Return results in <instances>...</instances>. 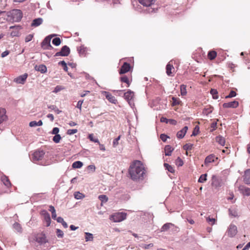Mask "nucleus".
Listing matches in <instances>:
<instances>
[{
  "mask_svg": "<svg viewBox=\"0 0 250 250\" xmlns=\"http://www.w3.org/2000/svg\"><path fill=\"white\" fill-rule=\"evenodd\" d=\"M145 171L144 165L138 160L131 164L128 169L130 177L134 181L143 180L146 175Z\"/></svg>",
  "mask_w": 250,
  "mask_h": 250,
  "instance_id": "obj_1",
  "label": "nucleus"
},
{
  "mask_svg": "<svg viewBox=\"0 0 250 250\" xmlns=\"http://www.w3.org/2000/svg\"><path fill=\"white\" fill-rule=\"evenodd\" d=\"M8 16H11L13 21L18 22L21 21L22 17V14L21 10L19 9H13L10 13Z\"/></svg>",
  "mask_w": 250,
  "mask_h": 250,
  "instance_id": "obj_2",
  "label": "nucleus"
},
{
  "mask_svg": "<svg viewBox=\"0 0 250 250\" xmlns=\"http://www.w3.org/2000/svg\"><path fill=\"white\" fill-rule=\"evenodd\" d=\"M126 213L124 212H117L112 214L110 219L114 222H120L126 219Z\"/></svg>",
  "mask_w": 250,
  "mask_h": 250,
  "instance_id": "obj_3",
  "label": "nucleus"
},
{
  "mask_svg": "<svg viewBox=\"0 0 250 250\" xmlns=\"http://www.w3.org/2000/svg\"><path fill=\"white\" fill-rule=\"evenodd\" d=\"M55 34H52L47 36L44 38L41 43V46L43 49L49 50L52 49L53 47L50 44V41L52 37L55 36Z\"/></svg>",
  "mask_w": 250,
  "mask_h": 250,
  "instance_id": "obj_4",
  "label": "nucleus"
},
{
  "mask_svg": "<svg viewBox=\"0 0 250 250\" xmlns=\"http://www.w3.org/2000/svg\"><path fill=\"white\" fill-rule=\"evenodd\" d=\"M36 241L40 245H43L48 242V240L44 233L42 232L37 234L35 237Z\"/></svg>",
  "mask_w": 250,
  "mask_h": 250,
  "instance_id": "obj_5",
  "label": "nucleus"
},
{
  "mask_svg": "<svg viewBox=\"0 0 250 250\" xmlns=\"http://www.w3.org/2000/svg\"><path fill=\"white\" fill-rule=\"evenodd\" d=\"M45 154V152L42 150H38L35 151L33 154L32 160L33 162H36L42 160Z\"/></svg>",
  "mask_w": 250,
  "mask_h": 250,
  "instance_id": "obj_6",
  "label": "nucleus"
},
{
  "mask_svg": "<svg viewBox=\"0 0 250 250\" xmlns=\"http://www.w3.org/2000/svg\"><path fill=\"white\" fill-rule=\"evenodd\" d=\"M70 50L69 48L67 46L64 45L60 51L57 52L55 54L54 56L55 57H58V56L66 57L69 55V54H70Z\"/></svg>",
  "mask_w": 250,
  "mask_h": 250,
  "instance_id": "obj_7",
  "label": "nucleus"
},
{
  "mask_svg": "<svg viewBox=\"0 0 250 250\" xmlns=\"http://www.w3.org/2000/svg\"><path fill=\"white\" fill-rule=\"evenodd\" d=\"M134 92L130 90H128L126 92L124 93L125 99L127 101L130 106L133 104L132 100L134 97Z\"/></svg>",
  "mask_w": 250,
  "mask_h": 250,
  "instance_id": "obj_8",
  "label": "nucleus"
},
{
  "mask_svg": "<svg viewBox=\"0 0 250 250\" xmlns=\"http://www.w3.org/2000/svg\"><path fill=\"white\" fill-rule=\"evenodd\" d=\"M238 190L240 192L245 196H250V188L243 185H241L238 187Z\"/></svg>",
  "mask_w": 250,
  "mask_h": 250,
  "instance_id": "obj_9",
  "label": "nucleus"
},
{
  "mask_svg": "<svg viewBox=\"0 0 250 250\" xmlns=\"http://www.w3.org/2000/svg\"><path fill=\"white\" fill-rule=\"evenodd\" d=\"M27 76L28 75L27 74H24L23 75H21L16 78L14 81L17 83L24 84L27 78Z\"/></svg>",
  "mask_w": 250,
  "mask_h": 250,
  "instance_id": "obj_10",
  "label": "nucleus"
},
{
  "mask_svg": "<svg viewBox=\"0 0 250 250\" xmlns=\"http://www.w3.org/2000/svg\"><path fill=\"white\" fill-rule=\"evenodd\" d=\"M237 232V227L234 225H230L229 228L228 229V235L232 237L234 236Z\"/></svg>",
  "mask_w": 250,
  "mask_h": 250,
  "instance_id": "obj_11",
  "label": "nucleus"
},
{
  "mask_svg": "<svg viewBox=\"0 0 250 250\" xmlns=\"http://www.w3.org/2000/svg\"><path fill=\"white\" fill-rule=\"evenodd\" d=\"M130 68V64L127 62H124L123 65L121 66L119 73L120 74H123L128 72Z\"/></svg>",
  "mask_w": 250,
  "mask_h": 250,
  "instance_id": "obj_12",
  "label": "nucleus"
},
{
  "mask_svg": "<svg viewBox=\"0 0 250 250\" xmlns=\"http://www.w3.org/2000/svg\"><path fill=\"white\" fill-rule=\"evenodd\" d=\"M239 105V103L236 101H233L232 102L226 103L223 104V106L224 108H236Z\"/></svg>",
  "mask_w": 250,
  "mask_h": 250,
  "instance_id": "obj_13",
  "label": "nucleus"
},
{
  "mask_svg": "<svg viewBox=\"0 0 250 250\" xmlns=\"http://www.w3.org/2000/svg\"><path fill=\"white\" fill-rule=\"evenodd\" d=\"M243 181L246 184H250V169H248L245 171L243 175Z\"/></svg>",
  "mask_w": 250,
  "mask_h": 250,
  "instance_id": "obj_14",
  "label": "nucleus"
},
{
  "mask_svg": "<svg viewBox=\"0 0 250 250\" xmlns=\"http://www.w3.org/2000/svg\"><path fill=\"white\" fill-rule=\"evenodd\" d=\"M211 185L216 188L221 186L220 180L215 175H212V176Z\"/></svg>",
  "mask_w": 250,
  "mask_h": 250,
  "instance_id": "obj_15",
  "label": "nucleus"
},
{
  "mask_svg": "<svg viewBox=\"0 0 250 250\" xmlns=\"http://www.w3.org/2000/svg\"><path fill=\"white\" fill-rule=\"evenodd\" d=\"M188 129V127L187 126H185L179 131L177 133V137L179 139H182L183 138L185 135H186V133Z\"/></svg>",
  "mask_w": 250,
  "mask_h": 250,
  "instance_id": "obj_16",
  "label": "nucleus"
},
{
  "mask_svg": "<svg viewBox=\"0 0 250 250\" xmlns=\"http://www.w3.org/2000/svg\"><path fill=\"white\" fill-rule=\"evenodd\" d=\"M104 95L106 98L111 103L116 104L117 102V100L115 99V97L112 96L110 93L108 92L104 91Z\"/></svg>",
  "mask_w": 250,
  "mask_h": 250,
  "instance_id": "obj_17",
  "label": "nucleus"
},
{
  "mask_svg": "<svg viewBox=\"0 0 250 250\" xmlns=\"http://www.w3.org/2000/svg\"><path fill=\"white\" fill-rule=\"evenodd\" d=\"M35 69L36 71L40 72L41 73H45L47 71V67L44 64L36 65L35 66Z\"/></svg>",
  "mask_w": 250,
  "mask_h": 250,
  "instance_id": "obj_18",
  "label": "nucleus"
},
{
  "mask_svg": "<svg viewBox=\"0 0 250 250\" xmlns=\"http://www.w3.org/2000/svg\"><path fill=\"white\" fill-rule=\"evenodd\" d=\"M44 220L46 222V227H49L51 224V218L50 216V214L46 211H44V212L43 213Z\"/></svg>",
  "mask_w": 250,
  "mask_h": 250,
  "instance_id": "obj_19",
  "label": "nucleus"
},
{
  "mask_svg": "<svg viewBox=\"0 0 250 250\" xmlns=\"http://www.w3.org/2000/svg\"><path fill=\"white\" fill-rule=\"evenodd\" d=\"M139 2L145 6H150L155 2L154 0H138Z\"/></svg>",
  "mask_w": 250,
  "mask_h": 250,
  "instance_id": "obj_20",
  "label": "nucleus"
},
{
  "mask_svg": "<svg viewBox=\"0 0 250 250\" xmlns=\"http://www.w3.org/2000/svg\"><path fill=\"white\" fill-rule=\"evenodd\" d=\"M43 20L41 18H38L33 20L31 23V26L37 27L42 24Z\"/></svg>",
  "mask_w": 250,
  "mask_h": 250,
  "instance_id": "obj_21",
  "label": "nucleus"
},
{
  "mask_svg": "<svg viewBox=\"0 0 250 250\" xmlns=\"http://www.w3.org/2000/svg\"><path fill=\"white\" fill-rule=\"evenodd\" d=\"M215 159H217V157H215V155L213 154H211L207 156L205 160V164L207 165L208 163H210L214 161Z\"/></svg>",
  "mask_w": 250,
  "mask_h": 250,
  "instance_id": "obj_22",
  "label": "nucleus"
},
{
  "mask_svg": "<svg viewBox=\"0 0 250 250\" xmlns=\"http://www.w3.org/2000/svg\"><path fill=\"white\" fill-rule=\"evenodd\" d=\"M174 69V68L173 66V65L170 63V62H169L166 66L167 74L169 76H171V74H172V70Z\"/></svg>",
  "mask_w": 250,
  "mask_h": 250,
  "instance_id": "obj_23",
  "label": "nucleus"
},
{
  "mask_svg": "<svg viewBox=\"0 0 250 250\" xmlns=\"http://www.w3.org/2000/svg\"><path fill=\"white\" fill-rule=\"evenodd\" d=\"M6 111L3 108L0 109V124L4 121L6 119V116L5 115Z\"/></svg>",
  "mask_w": 250,
  "mask_h": 250,
  "instance_id": "obj_24",
  "label": "nucleus"
},
{
  "mask_svg": "<svg viewBox=\"0 0 250 250\" xmlns=\"http://www.w3.org/2000/svg\"><path fill=\"white\" fill-rule=\"evenodd\" d=\"M173 149L170 146H166L165 147V155L166 156H170Z\"/></svg>",
  "mask_w": 250,
  "mask_h": 250,
  "instance_id": "obj_25",
  "label": "nucleus"
},
{
  "mask_svg": "<svg viewBox=\"0 0 250 250\" xmlns=\"http://www.w3.org/2000/svg\"><path fill=\"white\" fill-rule=\"evenodd\" d=\"M173 227V224L170 223H167L164 224L161 228V231H166L168 229H170L171 227Z\"/></svg>",
  "mask_w": 250,
  "mask_h": 250,
  "instance_id": "obj_26",
  "label": "nucleus"
},
{
  "mask_svg": "<svg viewBox=\"0 0 250 250\" xmlns=\"http://www.w3.org/2000/svg\"><path fill=\"white\" fill-rule=\"evenodd\" d=\"M13 226L14 229L15 230H16L18 232H19V233L22 232V229L21 225L19 223H18L17 222H15L13 224Z\"/></svg>",
  "mask_w": 250,
  "mask_h": 250,
  "instance_id": "obj_27",
  "label": "nucleus"
},
{
  "mask_svg": "<svg viewBox=\"0 0 250 250\" xmlns=\"http://www.w3.org/2000/svg\"><path fill=\"white\" fill-rule=\"evenodd\" d=\"M42 125V120H39L38 122L33 121H31L29 123V126L30 127H35L37 126H41Z\"/></svg>",
  "mask_w": 250,
  "mask_h": 250,
  "instance_id": "obj_28",
  "label": "nucleus"
},
{
  "mask_svg": "<svg viewBox=\"0 0 250 250\" xmlns=\"http://www.w3.org/2000/svg\"><path fill=\"white\" fill-rule=\"evenodd\" d=\"M216 141L220 145L224 146L225 144V140L224 137L219 136L216 137Z\"/></svg>",
  "mask_w": 250,
  "mask_h": 250,
  "instance_id": "obj_29",
  "label": "nucleus"
},
{
  "mask_svg": "<svg viewBox=\"0 0 250 250\" xmlns=\"http://www.w3.org/2000/svg\"><path fill=\"white\" fill-rule=\"evenodd\" d=\"M1 181L4 185L7 187H9L11 185V183L9 179L5 176H3L1 177Z\"/></svg>",
  "mask_w": 250,
  "mask_h": 250,
  "instance_id": "obj_30",
  "label": "nucleus"
},
{
  "mask_svg": "<svg viewBox=\"0 0 250 250\" xmlns=\"http://www.w3.org/2000/svg\"><path fill=\"white\" fill-rule=\"evenodd\" d=\"M49 210L52 213V218L55 220L56 219V217H57V214H56V210L54 208V207L52 206H49Z\"/></svg>",
  "mask_w": 250,
  "mask_h": 250,
  "instance_id": "obj_31",
  "label": "nucleus"
},
{
  "mask_svg": "<svg viewBox=\"0 0 250 250\" xmlns=\"http://www.w3.org/2000/svg\"><path fill=\"white\" fill-rule=\"evenodd\" d=\"M208 58L210 60H212L216 58V57L217 56V53L215 51H210L208 53Z\"/></svg>",
  "mask_w": 250,
  "mask_h": 250,
  "instance_id": "obj_32",
  "label": "nucleus"
},
{
  "mask_svg": "<svg viewBox=\"0 0 250 250\" xmlns=\"http://www.w3.org/2000/svg\"><path fill=\"white\" fill-rule=\"evenodd\" d=\"M83 165V164L81 161H76L72 164V167L74 168H80Z\"/></svg>",
  "mask_w": 250,
  "mask_h": 250,
  "instance_id": "obj_33",
  "label": "nucleus"
},
{
  "mask_svg": "<svg viewBox=\"0 0 250 250\" xmlns=\"http://www.w3.org/2000/svg\"><path fill=\"white\" fill-rule=\"evenodd\" d=\"M48 108L52 110H54L57 114L62 112V111L59 110L57 107L55 105H50L48 106Z\"/></svg>",
  "mask_w": 250,
  "mask_h": 250,
  "instance_id": "obj_34",
  "label": "nucleus"
},
{
  "mask_svg": "<svg viewBox=\"0 0 250 250\" xmlns=\"http://www.w3.org/2000/svg\"><path fill=\"white\" fill-rule=\"evenodd\" d=\"M164 166L166 168V169H167L169 172H170L171 173L174 172V168L172 166L169 165V164H168L167 163H164Z\"/></svg>",
  "mask_w": 250,
  "mask_h": 250,
  "instance_id": "obj_35",
  "label": "nucleus"
},
{
  "mask_svg": "<svg viewBox=\"0 0 250 250\" xmlns=\"http://www.w3.org/2000/svg\"><path fill=\"white\" fill-rule=\"evenodd\" d=\"M85 241L86 242L93 240V234L92 233H90L89 232H85Z\"/></svg>",
  "mask_w": 250,
  "mask_h": 250,
  "instance_id": "obj_36",
  "label": "nucleus"
},
{
  "mask_svg": "<svg viewBox=\"0 0 250 250\" xmlns=\"http://www.w3.org/2000/svg\"><path fill=\"white\" fill-rule=\"evenodd\" d=\"M181 94L182 96H185L187 94L186 85L182 84L180 86Z\"/></svg>",
  "mask_w": 250,
  "mask_h": 250,
  "instance_id": "obj_37",
  "label": "nucleus"
},
{
  "mask_svg": "<svg viewBox=\"0 0 250 250\" xmlns=\"http://www.w3.org/2000/svg\"><path fill=\"white\" fill-rule=\"evenodd\" d=\"M98 198L102 203H105L108 201V198L105 195H100Z\"/></svg>",
  "mask_w": 250,
  "mask_h": 250,
  "instance_id": "obj_38",
  "label": "nucleus"
},
{
  "mask_svg": "<svg viewBox=\"0 0 250 250\" xmlns=\"http://www.w3.org/2000/svg\"><path fill=\"white\" fill-rule=\"evenodd\" d=\"M210 94L212 95V97L214 99H217L218 98V96L217 95L218 92L217 90L214 89H211L210 90Z\"/></svg>",
  "mask_w": 250,
  "mask_h": 250,
  "instance_id": "obj_39",
  "label": "nucleus"
},
{
  "mask_svg": "<svg viewBox=\"0 0 250 250\" xmlns=\"http://www.w3.org/2000/svg\"><path fill=\"white\" fill-rule=\"evenodd\" d=\"M77 50L79 54H83L86 51V48L83 45H82L77 48Z\"/></svg>",
  "mask_w": 250,
  "mask_h": 250,
  "instance_id": "obj_40",
  "label": "nucleus"
},
{
  "mask_svg": "<svg viewBox=\"0 0 250 250\" xmlns=\"http://www.w3.org/2000/svg\"><path fill=\"white\" fill-rule=\"evenodd\" d=\"M61 43V40L60 38H55L52 41V43L56 46H59Z\"/></svg>",
  "mask_w": 250,
  "mask_h": 250,
  "instance_id": "obj_41",
  "label": "nucleus"
},
{
  "mask_svg": "<svg viewBox=\"0 0 250 250\" xmlns=\"http://www.w3.org/2000/svg\"><path fill=\"white\" fill-rule=\"evenodd\" d=\"M229 215L235 217L238 216V213L236 209H229Z\"/></svg>",
  "mask_w": 250,
  "mask_h": 250,
  "instance_id": "obj_42",
  "label": "nucleus"
},
{
  "mask_svg": "<svg viewBox=\"0 0 250 250\" xmlns=\"http://www.w3.org/2000/svg\"><path fill=\"white\" fill-rule=\"evenodd\" d=\"M207 174H204L200 176L198 179L199 183H204L207 180Z\"/></svg>",
  "mask_w": 250,
  "mask_h": 250,
  "instance_id": "obj_43",
  "label": "nucleus"
},
{
  "mask_svg": "<svg viewBox=\"0 0 250 250\" xmlns=\"http://www.w3.org/2000/svg\"><path fill=\"white\" fill-rule=\"evenodd\" d=\"M212 109L213 108L212 107H210L208 108H205L203 111V113L206 115H208L209 114L212 112Z\"/></svg>",
  "mask_w": 250,
  "mask_h": 250,
  "instance_id": "obj_44",
  "label": "nucleus"
},
{
  "mask_svg": "<svg viewBox=\"0 0 250 250\" xmlns=\"http://www.w3.org/2000/svg\"><path fill=\"white\" fill-rule=\"evenodd\" d=\"M121 81L122 82L126 83L127 84V87L129 86V85H130L129 81L128 78L126 76H125L122 77L121 78Z\"/></svg>",
  "mask_w": 250,
  "mask_h": 250,
  "instance_id": "obj_45",
  "label": "nucleus"
},
{
  "mask_svg": "<svg viewBox=\"0 0 250 250\" xmlns=\"http://www.w3.org/2000/svg\"><path fill=\"white\" fill-rule=\"evenodd\" d=\"M61 139V137L59 134L55 135V136L53 138V141L56 143H58L60 142Z\"/></svg>",
  "mask_w": 250,
  "mask_h": 250,
  "instance_id": "obj_46",
  "label": "nucleus"
},
{
  "mask_svg": "<svg viewBox=\"0 0 250 250\" xmlns=\"http://www.w3.org/2000/svg\"><path fill=\"white\" fill-rule=\"evenodd\" d=\"M74 197L77 199H81L84 197V195L79 192H76L74 193Z\"/></svg>",
  "mask_w": 250,
  "mask_h": 250,
  "instance_id": "obj_47",
  "label": "nucleus"
},
{
  "mask_svg": "<svg viewBox=\"0 0 250 250\" xmlns=\"http://www.w3.org/2000/svg\"><path fill=\"white\" fill-rule=\"evenodd\" d=\"M193 146V145L192 144H186L184 146L183 148L185 150H189L192 149Z\"/></svg>",
  "mask_w": 250,
  "mask_h": 250,
  "instance_id": "obj_48",
  "label": "nucleus"
},
{
  "mask_svg": "<svg viewBox=\"0 0 250 250\" xmlns=\"http://www.w3.org/2000/svg\"><path fill=\"white\" fill-rule=\"evenodd\" d=\"M58 64L59 65H62L63 67V70L65 71H67L68 67L67 66L66 63L64 61H60V62H59Z\"/></svg>",
  "mask_w": 250,
  "mask_h": 250,
  "instance_id": "obj_49",
  "label": "nucleus"
},
{
  "mask_svg": "<svg viewBox=\"0 0 250 250\" xmlns=\"http://www.w3.org/2000/svg\"><path fill=\"white\" fill-rule=\"evenodd\" d=\"M121 138V136H119L117 138H115L113 142V146L116 147L119 144V141Z\"/></svg>",
  "mask_w": 250,
  "mask_h": 250,
  "instance_id": "obj_50",
  "label": "nucleus"
},
{
  "mask_svg": "<svg viewBox=\"0 0 250 250\" xmlns=\"http://www.w3.org/2000/svg\"><path fill=\"white\" fill-rule=\"evenodd\" d=\"M236 93L234 91L231 90L229 94L225 97V98L228 99V98L234 97L236 96Z\"/></svg>",
  "mask_w": 250,
  "mask_h": 250,
  "instance_id": "obj_51",
  "label": "nucleus"
},
{
  "mask_svg": "<svg viewBox=\"0 0 250 250\" xmlns=\"http://www.w3.org/2000/svg\"><path fill=\"white\" fill-rule=\"evenodd\" d=\"M88 138L92 142L99 143V140L97 138H94L93 135L92 134L89 135Z\"/></svg>",
  "mask_w": 250,
  "mask_h": 250,
  "instance_id": "obj_52",
  "label": "nucleus"
},
{
  "mask_svg": "<svg viewBox=\"0 0 250 250\" xmlns=\"http://www.w3.org/2000/svg\"><path fill=\"white\" fill-rule=\"evenodd\" d=\"M56 233L59 238H62L64 235L63 231L60 229H57Z\"/></svg>",
  "mask_w": 250,
  "mask_h": 250,
  "instance_id": "obj_53",
  "label": "nucleus"
},
{
  "mask_svg": "<svg viewBox=\"0 0 250 250\" xmlns=\"http://www.w3.org/2000/svg\"><path fill=\"white\" fill-rule=\"evenodd\" d=\"M78 132V130L77 129H68L67 131V134L69 135H73Z\"/></svg>",
  "mask_w": 250,
  "mask_h": 250,
  "instance_id": "obj_54",
  "label": "nucleus"
},
{
  "mask_svg": "<svg viewBox=\"0 0 250 250\" xmlns=\"http://www.w3.org/2000/svg\"><path fill=\"white\" fill-rule=\"evenodd\" d=\"M33 38V35L32 34H29L26 36V37L25 38V42H29L32 40Z\"/></svg>",
  "mask_w": 250,
  "mask_h": 250,
  "instance_id": "obj_55",
  "label": "nucleus"
},
{
  "mask_svg": "<svg viewBox=\"0 0 250 250\" xmlns=\"http://www.w3.org/2000/svg\"><path fill=\"white\" fill-rule=\"evenodd\" d=\"M176 165L178 166H182L183 165V162L180 157H178V158L176 159Z\"/></svg>",
  "mask_w": 250,
  "mask_h": 250,
  "instance_id": "obj_56",
  "label": "nucleus"
},
{
  "mask_svg": "<svg viewBox=\"0 0 250 250\" xmlns=\"http://www.w3.org/2000/svg\"><path fill=\"white\" fill-rule=\"evenodd\" d=\"M207 221L208 223L211 224V225L215 224V219L214 218H210L209 217L207 219Z\"/></svg>",
  "mask_w": 250,
  "mask_h": 250,
  "instance_id": "obj_57",
  "label": "nucleus"
},
{
  "mask_svg": "<svg viewBox=\"0 0 250 250\" xmlns=\"http://www.w3.org/2000/svg\"><path fill=\"white\" fill-rule=\"evenodd\" d=\"M59 128L58 127H54L53 128V130L52 131V134H54V135H56V134H58V133H59Z\"/></svg>",
  "mask_w": 250,
  "mask_h": 250,
  "instance_id": "obj_58",
  "label": "nucleus"
},
{
  "mask_svg": "<svg viewBox=\"0 0 250 250\" xmlns=\"http://www.w3.org/2000/svg\"><path fill=\"white\" fill-rule=\"evenodd\" d=\"M83 100H80L78 102L76 107L80 109V110H81L82 109V105L83 103Z\"/></svg>",
  "mask_w": 250,
  "mask_h": 250,
  "instance_id": "obj_59",
  "label": "nucleus"
},
{
  "mask_svg": "<svg viewBox=\"0 0 250 250\" xmlns=\"http://www.w3.org/2000/svg\"><path fill=\"white\" fill-rule=\"evenodd\" d=\"M167 138H168V137L165 134H162L160 135V138L163 142H166Z\"/></svg>",
  "mask_w": 250,
  "mask_h": 250,
  "instance_id": "obj_60",
  "label": "nucleus"
},
{
  "mask_svg": "<svg viewBox=\"0 0 250 250\" xmlns=\"http://www.w3.org/2000/svg\"><path fill=\"white\" fill-rule=\"evenodd\" d=\"M170 230L173 232H178L179 231V228L173 224V227L170 228Z\"/></svg>",
  "mask_w": 250,
  "mask_h": 250,
  "instance_id": "obj_61",
  "label": "nucleus"
},
{
  "mask_svg": "<svg viewBox=\"0 0 250 250\" xmlns=\"http://www.w3.org/2000/svg\"><path fill=\"white\" fill-rule=\"evenodd\" d=\"M198 131H199V127L197 126H196L194 128V129L192 132L191 136H196L198 134Z\"/></svg>",
  "mask_w": 250,
  "mask_h": 250,
  "instance_id": "obj_62",
  "label": "nucleus"
},
{
  "mask_svg": "<svg viewBox=\"0 0 250 250\" xmlns=\"http://www.w3.org/2000/svg\"><path fill=\"white\" fill-rule=\"evenodd\" d=\"M87 169L88 170H91L93 172H94L95 170V169H96V167H95V166L94 165H89V166H88L87 167Z\"/></svg>",
  "mask_w": 250,
  "mask_h": 250,
  "instance_id": "obj_63",
  "label": "nucleus"
},
{
  "mask_svg": "<svg viewBox=\"0 0 250 250\" xmlns=\"http://www.w3.org/2000/svg\"><path fill=\"white\" fill-rule=\"evenodd\" d=\"M62 89V87L58 85L55 87V88L53 92L56 93L58 92L59 91H61Z\"/></svg>",
  "mask_w": 250,
  "mask_h": 250,
  "instance_id": "obj_64",
  "label": "nucleus"
}]
</instances>
